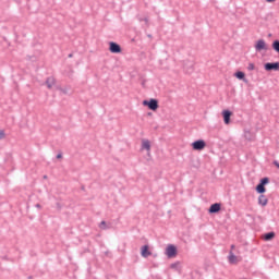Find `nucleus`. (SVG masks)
<instances>
[{
	"label": "nucleus",
	"instance_id": "obj_1",
	"mask_svg": "<svg viewBox=\"0 0 279 279\" xmlns=\"http://www.w3.org/2000/svg\"><path fill=\"white\" fill-rule=\"evenodd\" d=\"M166 256H168V258H175V256H178V248L175 245L169 244L166 247Z\"/></svg>",
	"mask_w": 279,
	"mask_h": 279
},
{
	"label": "nucleus",
	"instance_id": "obj_2",
	"mask_svg": "<svg viewBox=\"0 0 279 279\" xmlns=\"http://www.w3.org/2000/svg\"><path fill=\"white\" fill-rule=\"evenodd\" d=\"M143 106H147L149 110H153L154 112H156V110H158V100L154 98H151L150 100H144Z\"/></svg>",
	"mask_w": 279,
	"mask_h": 279
},
{
	"label": "nucleus",
	"instance_id": "obj_3",
	"mask_svg": "<svg viewBox=\"0 0 279 279\" xmlns=\"http://www.w3.org/2000/svg\"><path fill=\"white\" fill-rule=\"evenodd\" d=\"M192 148L194 151H202L203 149H206V142L204 140H198L192 143Z\"/></svg>",
	"mask_w": 279,
	"mask_h": 279
},
{
	"label": "nucleus",
	"instance_id": "obj_4",
	"mask_svg": "<svg viewBox=\"0 0 279 279\" xmlns=\"http://www.w3.org/2000/svg\"><path fill=\"white\" fill-rule=\"evenodd\" d=\"M267 49H269V47L267 46V43H265V40L259 39L256 41L255 44V51H267Z\"/></svg>",
	"mask_w": 279,
	"mask_h": 279
},
{
	"label": "nucleus",
	"instance_id": "obj_5",
	"mask_svg": "<svg viewBox=\"0 0 279 279\" xmlns=\"http://www.w3.org/2000/svg\"><path fill=\"white\" fill-rule=\"evenodd\" d=\"M269 184V178H264L260 180V183L256 186V191L260 194L265 193V191H267L265 189V185Z\"/></svg>",
	"mask_w": 279,
	"mask_h": 279
},
{
	"label": "nucleus",
	"instance_id": "obj_6",
	"mask_svg": "<svg viewBox=\"0 0 279 279\" xmlns=\"http://www.w3.org/2000/svg\"><path fill=\"white\" fill-rule=\"evenodd\" d=\"M228 260H229L230 265H238L239 263H241V257L234 255V252L230 251Z\"/></svg>",
	"mask_w": 279,
	"mask_h": 279
},
{
	"label": "nucleus",
	"instance_id": "obj_7",
	"mask_svg": "<svg viewBox=\"0 0 279 279\" xmlns=\"http://www.w3.org/2000/svg\"><path fill=\"white\" fill-rule=\"evenodd\" d=\"M109 51L111 53H121V46L114 41H111L109 43Z\"/></svg>",
	"mask_w": 279,
	"mask_h": 279
},
{
	"label": "nucleus",
	"instance_id": "obj_8",
	"mask_svg": "<svg viewBox=\"0 0 279 279\" xmlns=\"http://www.w3.org/2000/svg\"><path fill=\"white\" fill-rule=\"evenodd\" d=\"M222 117L226 125H230V117H232V112L230 110H223Z\"/></svg>",
	"mask_w": 279,
	"mask_h": 279
},
{
	"label": "nucleus",
	"instance_id": "obj_9",
	"mask_svg": "<svg viewBox=\"0 0 279 279\" xmlns=\"http://www.w3.org/2000/svg\"><path fill=\"white\" fill-rule=\"evenodd\" d=\"M265 69H266V71H279V63L278 62L266 63Z\"/></svg>",
	"mask_w": 279,
	"mask_h": 279
},
{
	"label": "nucleus",
	"instance_id": "obj_10",
	"mask_svg": "<svg viewBox=\"0 0 279 279\" xmlns=\"http://www.w3.org/2000/svg\"><path fill=\"white\" fill-rule=\"evenodd\" d=\"M219 210H221V204L219 203H215L209 207L208 213H210L211 215L215 213H219Z\"/></svg>",
	"mask_w": 279,
	"mask_h": 279
},
{
	"label": "nucleus",
	"instance_id": "obj_11",
	"mask_svg": "<svg viewBox=\"0 0 279 279\" xmlns=\"http://www.w3.org/2000/svg\"><path fill=\"white\" fill-rule=\"evenodd\" d=\"M141 254H142L143 258H147V257L151 256V253L149 252V246L148 245L142 246Z\"/></svg>",
	"mask_w": 279,
	"mask_h": 279
},
{
	"label": "nucleus",
	"instance_id": "obj_12",
	"mask_svg": "<svg viewBox=\"0 0 279 279\" xmlns=\"http://www.w3.org/2000/svg\"><path fill=\"white\" fill-rule=\"evenodd\" d=\"M142 149H146V151L151 150V143L149 142V140L142 141Z\"/></svg>",
	"mask_w": 279,
	"mask_h": 279
},
{
	"label": "nucleus",
	"instance_id": "obj_13",
	"mask_svg": "<svg viewBox=\"0 0 279 279\" xmlns=\"http://www.w3.org/2000/svg\"><path fill=\"white\" fill-rule=\"evenodd\" d=\"M268 203H269V199H267L265 195L262 194V195L258 197V204H259L260 206H267Z\"/></svg>",
	"mask_w": 279,
	"mask_h": 279
},
{
	"label": "nucleus",
	"instance_id": "obj_14",
	"mask_svg": "<svg viewBox=\"0 0 279 279\" xmlns=\"http://www.w3.org/2000/svg\"><path fill=\"white\" fill-rule=\"evenodd\" d=\"M46 85H47L48 88H53V86H56V78L49 77V78L46 81Z\"/></svg>",
	"mask_w": 279,
	"mask_h": 279
},
{
	"label": "nucleus",
	"instance_id": "obj_15",
	"mask_svg": "<svg viewBox=\"0 0 279 279\" xmlns=\"http://www.w3.org/2000/svg\"><path fill=\"white\" fill-rule=\"evenodd\" d=\"M274 236H276V233L269 232V233H266V234L264 235V240H265V241H271V239H274Z\"/></svg>",
	"mask_w": 279,
	"mask_h": 279
},
{
	"label": "nucleus",
	"instance_id": "obj_16",
	"mask_svg": "<svg viewBox=\"0 0 279 279\" xmlns=\"http://www.w3.org/2000/svg\"><path fill=\"white\" fill-rule=\"evenodd\" d=\"M272 49H274L275 51H277V53H279V41H278V40H275V41L272 43Z\"/></svg>",
	"mask_w": 279,
	"mask_h": 279
},
{
	"label": "nucleus",
	"instance_id": "obj_17",
	"mask_svg": "<svg viewBox=\"0 0 279 279\" xmlns=\"http://www.w3.org/2000/svg\"><path fill=\"white\" fill-rule=\"evenodd\" d=\"M235 76L238 80H245V73H243V72H236Z\"/></svg>",
	"mask_w": 279,
	"mask_h": 279
},
{
	"label": "nucleus",
	"instance_id": "obj_18",
	"mask_svg": "<svg viewBox=\"0 0 279 279\" xmlns=\"http://www.w3.org/2000/svg\"><path fill=\"white\" fill-rule=\"evenodd\" d=\"M256 69V66L254 65V63H248L247 70L248 71H254Z\"/></svg>",
	"mask_w": 279,
	"mask_h": 279
},
{
	"label": "nucleus",
	"instance_id": "obj_19",
	"mask_svg": "<svg viewBox=\"0 0 279 279\" xmlns=\"http://www.w3.org/2000/svg\"><path fill=\"white\" fill-rule=\"evenodd\" d=\"M2 138H5V132L0 131V141H1Z\"/></svg>",
	"mask_w": 279,
	"mask_h": 279
},
{
	"label": "nucleus",
	"instance_id": "obj_20",
	"mask_svg": "<svg viewBox=\"0 0 279 279\" xmlns=\"http://www.w3.org/2000/svg\"><path fill=\"white\" fill-rule=\"evenodd\" d=\"M100 228H101L102 230H106V221H101V222H100Z\"/></svg>",
	"mask_w": 279,
	"mask_h": 279
},
{
	"label": "nucleus",
	"instance_id": "obj_21",
	"mask_svg": "<svg viewBox=\"0 0 279 279\" xmlns=\"http://www.w3.org/2000/svg\"><path fill=\"white\" fill-rule=\"evenodd\" d=\"M274 165L277 167V169H279V162L278 161H274Z\"/></svg>",
	"mask_w": 279,
	"mask_h": 279
},
{
	"label": "nucleus",
	"instance_id": "obj_22",
	"mask_svg": "<svg viewBox=\"0 0 279 279\" xmlns=\"http://www.w3.org/2000/svg\"><path fill=\"white\" fill-rule=\"evenodd\" d=\"M276 0H266L267 3H274Z\"/></svg>",
	"mask_w": 279,
	"mask_h": 279
},
{
	"label": "nucleus",
	"instance_id": "obj_23",
	"mask_svg": "<svg viewBox=\"0 0 279 279\" xmlns=\"http://www.w3.org/2000/svg\"><path fill=\"white\" fill-rule=\"evenodd\" d=\"M57 158L59 159L62 158V154L57 155Z\"/></svg>",
	"mask_w": 279,
	"mask_h": 279
},
{
	"label": "nucleus",
	"instance_id": "obj_24",
	"mask_svg": "<svg viewBox=\"0 0 279 279\" xmlns=\"http://www.w3.org/2000/svg\"><path fill=\"white\" fill-rule=\"evenodd\" d=\"M234 247H235L234 244H232V245H231V252L234 250Z\"/></svg>",
	"mask_w": 279,
	"mask_h": 279
}]
</instances>
